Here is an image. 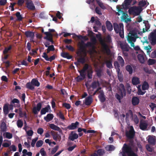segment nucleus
I'll list each match as a JSON object with an SVG mask.
<instances>
[{
  "label": "nucleus",
  "instance_id": "nucleus-1",
  "mask_svg": "<svg viewBox=\"0 0 156 156\" xmlns=\"http://www.w3.org/2000/svg\"><path fill=\"white\" fill-rule=\"evenodd\" d=\"M91 42H88L86 43L82 41L78 44L79 47V50L77 51L76 53L77 55H80L82 52L86 51V48L87 47H90L93 49L95 48V45L97 43V41L96 37L93 36L90 38Z\"/></svg>",
  "mask_w": 156,
  "mask_h": 156
},
{
  "label": "nucleus",
  "instance_id": "nucleus-2",
  "mask_svg": "<svg viewBox=\"0 0 156 156\" xmlns=\"http://www.w3.org/2000/svg\"><path fill=\"white\" fill-rule=\"evenodd\" d=\"M105 40L103 39L101 37L99 39V41L101 44L103 50L108 55L110 54L111 51L106 43H110L112 41L111 37L110 35H108L105 38Z\"/></svg>",
  "mask_w": 156,
  "mask_h": 156
},
{
  "label": "nucleus",
  "instance_id": "nucleus-3",
  "mask_svg": "<svg viewBox=\"0 0 156 156\" xmlns=\"http://www.w3.org/2000/svg\"><path fill=\"white\" fill-rule=\"evenodd\" d=\"M113 27L114 30L116 34H119L120 37L122 38L124 37L123 25L122 23H120L118 24L117 23H113Z\"/></svg>",
  "mask_w": 156,
  "mask_h": 156
},
{
  "label": "nucleus",
  "instance_id": "nucleus-4",
  "mask_svg": "<svg viewBox=\"0 0 156 156\" xmlns=\"http://www.w3.org/2000/svg\"><path fill=\"white\" fill-rule=\"evenodd\" d=\"M142 10L143 9L141 6H134L129 8L128 12L130 15L137 16L140 15Z\"/></svg>",
  "mask_w": 156,
  "mask_h": 156
},
{
  "label": "nucleus",
  "instance_id": "nucleus-5",
  "mask_svg": "<svg viewBox=\"0 0 156 156\" xmlns=\"http://www.w3.org/2000/svg\"><path fill=\"white\" fill-rule=\"evenodd\" d=\"M125 146L123 147V151L127 153L128 156H138L133 151L131 146L127 145L126 144L124 145V146Z\"/></svg>",
  "mask_w": 156,
  "mask_h": 156
},
{
  "label": "nucleus",
  "instance_id": "nucleus-6",
  "mask_svg": "<svg viewBox=\"0 0 156 156\" xmlns=\"http://www.w3.org/2000/svg\"><path fill=\"white\" fill-rule=\"evenodd\" d=\"M148 41L152 45L156 44V30L150 33L148 37Z\"/></svg>",
  "mask_w": 156,
  "mask_h": 156
},
{
  "label": "nucleus",
  "instance_id": "nucleus-7",
  "mask_svg": "<svg viewBox=\"0 0 156 156\" xmlns=\"http://www.w3.org/2000/svg\"><path fill=\"white\" fill-rule=\"evenodd\" d=\"M117 8L118 9V12L116 13V14L118 15V16H119L122 14V19L123 20H125V22L130 21V19L127 18V14L123 11L122 10V9L120 8V7L118 6H117Z\"/></svg>",
  "mask_w": 156,
  "mask_h": 156
},
{
  "label": "nucleus",
  "instance_id": "nucleus-8",
  "mask_svg": "<svg viewBox=\"0 0 156 156\" xmlns=\"http://www.w3.org/2000/svg\"><path fill=\"white\" fill-rule=\"evenodd\" d=\"M26 4L27 7L29 9L31 10H34L35 9V6L31 0H26Z\"/></svg>",
  "mask_w": 156,
  "mask_h": 156
},
{
  "label": "nucleus",
  "instance_id": "nucleus-9",
  "mask_svg": "<svg viewBox=\"0 0 156 156\" xmlns=\"http://www.w3.org/2000/svg\"><path fill=\"white\" fill-rule=\"evenodd\" d=\"M126 135L129 139H133L135 135V132L133 129H131L129 131L126 132Z\"/></svg>",
  "mask_w": 156,
  "mask_h": 156
},
{
  "label": "nucleus",
  "instance_id": "nucleus-10",
  "mask_svg": "<svg viewBox=\"0 0 156 156\" xmlns=\"http://www.w3.org/2000/svg\"><path fill=\"white\" fill-rule=\"evenodd\" d=\"M42 107V103L41 102H39L37 105L36 106L34 107L32 109L33 113L35 115H37L38 112L41 110Z\"/></svg>",
  "mask_w": 156,
  "mask_h": 156
},
{
  "label": "nucleus",
  "instance_id": "nucleus-11",
  "mask_svg": "<svg viewBox=\"0 0 156 156\" xmlns=\"http://www.w3.org/2000/svg\"><path fill=\"white\" fill-rule=\"evenodd\" d=\"M136 38H134L133 37L128 35L127 36V40L128 43L130 44L131 46L132 47H134V42L136 41Z\"/></svg>",
  "mask_w": 156,
  "mask_h": 156
},
{
  "label": "nucleus",
  "instance_id": "nucleus-12",
  "mask_svg": "<svg viewBox=\"0 0 156 156\" xmlns=\"http://www.w3.org/2000/svg\"><path fill=\"white\" fill-rule=\"evenodd\" d=\"M119 90L122 97H123V94L124 95L126 94V89L124 85L122 83H120L119 84Z\"/></svg>",
  "mask_w": 156,
  "mask_h": 156
},
{
  "label": "nucleus",
  "instance_id": "nucleus-13",
  "mask_svg": "<svg viewBox=\"0 0 156 156\" xmlns=\"http://www.w3.org/2000/svg\"><path fill=\"white\" fill-rule=\"evenodd\" d=\"M119 44L122 51H129V49L128 47V44L126 43L123 44L121 41H119Z\"/></svg>",
  "mask_w": 156,
  "mask_h": 156
},
{
  "label": "nucleus",
  "instance_id": "nucleus-14",
  "mask_svg": "<svg viewBox=\"0 0 156 156\" xmlns=\"http://www.w3.org/2000/svg\"><path fill=\"white\" fill-rule=\"evenodd\" d=\"M78 137V135L77 133H74V131H72L69 135L68 139L71 141H73L77 139Z\"/></svg>",
  "mask_w": 156,
  "mask_h": 156
},
{
  "label": "nucleus",
  "instance_id": "nucleus-15",
  "mask_svg": "<svg viewBox=\"0 0 156 156\" xmlns=\"http://www.w3.org/2000/svg\"><path fill=\"white\" fill-rule=\"evenodd\" d=\"M44 34L46 35V36L44 37V39L47 40L52 43L53 42L52 34L51 33L49 32H44Z\"/></svg>",
  "mask_w": 156,
  "mask_h": 156
},
{
  "label": "nucleus",
  "instance_id": "nucleus-16",
  "mask_svg": "<svg viewBox=\"0 0 156 156\" xmlns=\"http://www.w3.org/2000/svg\"><path fill=\"white\" fill-rule=\"evenodd\" d=\"M99 92L100 93V94L99 95L98 97L100 101L101 102H104L106 100L105 95L103 91L101 90L99 91Z\"/></svg>",
  "mask_w": 156,
  "mask_h": 156
},
{
  "label": "nucleus",
  "instance_id": "nucleus-17",
  "mask_svg": "<svg viewBox=\"0 0 156 156\" xmlns=\"http://www.w3.org/2000/svg\"><path fill=\"white\" fill-rule=\"evenodd\" d=\"M79 124V122L76 121L75 123H72L70 125L67 127V128L69 130L74 129L76 128Z\"/></svg>",
  "mask_w": 156,
  "mask_h": 156
},
{
  "label": "nucleus",
  "instance_id": "nucleus-18",
  "mask_svg": "<svg viewBox=\"0 0 156 156\" xmlns=\"http://www.w3.org/2000/svg\"><path fill=\"white\" fill-rule=\"evenodd\" d=\"M93 102V98L91 96H89L85 99L84 103L86 105H90Z\"/></svg>",
  "mask_w": 156,
  "mask_h": 156
},
{
  "label": "nucleus",
  "instance_id": "nucleus-19",
  "mask_svg": "<svg viewBox=\"0 0 156 156\" xmlns=\"http://www.w3.org/2000/svg\"><path fill=\"white\" fill-rule=\"evenodd\" d=\"M50 128L53 130L58 131L60 133L62 132V130L58 126L54 124H51L49 125Z\"/></svg>",
  "mask_w": 156,
  "mask_h": 156
},
{
  "label": "nucleus",
  "instance_id": "nucleus-20",
  "mask_svg": "<svg viewBox=\"0 0 156 156\" xmlns=\"http://www.w3.org/2000/svg\"><path fill=\"white\" fill-rule=\"evenodd\" d=\"M51 109V107L49 105L47 106L44 108H43L41 111V115L45 114L46 112H48L49 110Z\"/></svg>",
  "mask_w": 156,
  "mask_h": 156
},
{
  "label": "nucleus",
  "instance_id": "nucleus-21",
  "mask_svg": "<svg viewBox=\"0 0 156 156\" xmlns=\"http://www.w3.org/2000/svg\"><path fill=\"white\" fill-rule=\"evenodd\" d=\"M54 118L53 114L49 113L46 116L44 117V119L47 122H48L52 120Z\"/></svg>",
  "mask_w": 156,
  "mask_h": 156
},
{
  "label": "nucleus",
  "instance_id": "nucleus-22",
  "mask_svg": "<svg viewBox=\"0 0 156 156\" xmlns=\"http://www.w3.org/2000/svg\"><path fill=\"white\" fill-rule=\"evenodd\" d=\"M148 141L149 144L151 145H154L156 140L155 139V136H149L148 139Z\"/></svg>",
  "mask_w": 156,
  "mask_h": 156
},
{
  "label": "nucleus",
  "instance_id": "nucleus-23",
  "mask_svg": "<svg viewBox=\"0 0 156 156\" xmlns=\"http://www.w3.org/2000/svg\"><path fill=\"white\" fill-rule=\"evenodd\" d=\"M132 82L133 85H137L140 83V79L137 77H133L132 79Z\"/></svg>",
  "mask_w": 156,
  "mask_h": 156
},
{
  "label": "nucleus",
  "instance_id": "nucleus-24",
  "mask_svg": "<svg viewBox=\"0 0 156 156\" xmlns=\"http://www.w3.org/2000/svg\"><path fill=\"white\" fill-rule=\"evenodd\" d=\"M6 127L5 123L4 122H2L0 125V132L1 135H2V132H3L6 131Z\"/></svg>",
  "mask_w": 156,
  "mask_h": 156
},
{
  "label": "nucleus",
  "instance_id": "nucleus-25",
  "mask_svg": "<svg viewBox=\"0 0 156 156\" xmlns=\"http://www.w3.org/2000/svg\"><path fill=\"white\" fill-rule=\"evenodd\" d=\"M147 124L145 122H140V129L144 130L146 129L147 127Z\"/></svg>",
  "mask_w": 156,
  "mask_h": 156
},
{
  "label": "nucleus",
  "instance_id": "nucleus-26",
  "mask_svg": "<svg viewBox=\"0 0 156 156\" xmlns=\"http://www.w3.org/2000/svg\"><path fill=\"white\" fill-rule=\"evenodd\" d=\"M132 104L133 105H138L139 103V99L137 97H133L132 100Z\"/></svg>",
  "mask_w": 156,
  "mask_h": 156
},
{
  "label": "nucleus",
  "instance_id": "nucleus-27",
  "mask_svg": "<svg viewBox=\"0 0 156 156\" xmlns=\"http://www.w3.org/2000/svg\"><path fill=\"white\" fill-rule=\"evenodd\" d=\"M132 0H125L122 6L123 8H127L130 5Z\"/></svg>",
  "mask_w": 156,
  "mask_h": 156
},
{
  "label": "nucleus",
  "instance_id": "nucleus-28",
  "mask_svg": "<svg viewBox=\"0 0 156 156\" xmlns=\"http://www.w3.org/2000/svg\"><path fill=\"white\" fill-rule=\"evenodd\" d=\"M137 58L140 62L141 63H144L145 62L144 56L142 54H139L137 55Z\"/></svg>",
  "mask_w": 156,
  "mask_h": 156
},
{
  "label": "nucleus",
  "instance_id": "nucleus-29",
  "mask_svg": "<svg viewBox=\"0 0 156 156\" xmlns=\"http://www.w3.org/2000/svg\"><path fill=\"white\" fill-rule=\"evenodd\" d=\"M106 24L107 30L109 31H111L113 29V26L111 23L108 21H107Z\"/></svg>",
  "mask_w": 156,
  "mask_h": 156
},
{
  "label": "nucleus",
  "instance_id": "nucleus-30",
  "mask_svg": "<svg viewBox=\"0 0 156 156\" xmlns=\"http://www.w3.org/2000/svg\"><path fill=\"white\" fill-rule=\"evenodd\" d=\"M87 76L88 79H91L92 78L93 71L91 67H90L87 71Z\"/></svg>",
  "mask_w": 156,
  "mask_h": 156
},
{
  "label": "nucleus",
  "instance_id": "nucleus-31",
  "mask_svg": "<svg viewBox=\"0 0 156 156\" xmlns=\"http://www.w3.org/2000/svg\"><path fill=\"white\" fill-rule=\"evenodd\" d=\"M137 34L136 31L135 30H132L130 31L129 35L137 39L139 37L137 35Z\"/></svg>",
  "mask_w": 156,
  "mask_h": 156
},
{
  "label": "nucleus",
  "instance_id": "nucleus-32",
  "mask_svg": "<svg viewBox=\"0 0 156 156\" xmlns=\"http://www.w3.org/2000/svg\"><path fill=\"white\" fill-rule=\"evenodd\" d=\"M17 19L15 20L16 21H22L23 19V17H22V15L20 14V12H17L15 14Z\"/></svg>",
  "mask_w": 156,
  "mask_h": 156
},
{
  "label": "nucleus",
  "instance_id": "nucleus-33",
  "mask_svg": "<svg viewBox=\"0 0 156 156\" xmlns=\"http://www.w3.org/2000/svg\"><path fill=\"white\" fill-rule=\"evenodd\" d=\"M61 56L63 58H66L67 59H70L72 58V56L70 55L67 52H62L61 53Z\"/></svg>",
  "mask_w": 156,
  "mask_h": 156
},
{
  "label": "nucleus",
  "instance_id": "nucleus-34",
  "mask_svg": "<svg viewBox=\"0 0 156 156\" xmlns=\"http://www.w3.org/2000/svg\"><path fill=\"white\" fill-rule=\"evenodd\" d=\"M25 34L27 37H34V33L32 31H26Z\"/></svg>",
  "mask_w": 156,
  "mask_h": 156
},
{
  "label": "nucleus",
  "instance_id": "nucleus-35",
  "mask_svg": "<svg viewBox=\"0 0 156 156\" xmlns=\"http://www.w3.org/2000/svg\"><path fill=\"white\" fill-rule=\"evenodd\" d=\"M100 85V84L98 80L94 81L92 83L91 87L92 88L94 89L96 88L97 86H99Z\"/></svg>",
  "mask_w": 156,
  "mask_h": 156
},
{
  "label": "nucleus",
  "instance_id": "nucleus-36",
  "mask_svg": "<svg viewBox=\"0 0 156 156\" xmlns=\"http://www.w3.org/2000/svg\"><path fill=\"white\" fill-rule=\"evenodd\" d=\"M96 2L99 6L103 9H105L106 8L104 3L100 0H96Z\"/></svg>",
  "mask_w": 156,
  "mask_h": 156
},
{
  "label": "nucleus",
  "instance_id": "nucleus-37",
  "mask_svg": "<svg viewBox=\"0 0 156 156\" xmlns=\"http://www.w3.org/2000/svg\"><path fill=\"white\" fill-rule=\"evenodd\" d=\"M26 87L27 88L32 90H33L34 88V87L33 85L31 82H29L26 84Z\"/></svg>",
  "mask_w": 156,
  "mask_h": 156
},
{
  "label": "nucleus",
  "instance_id": "nucleus-38",
  "mask_svg": "<svg viewBox=\"0 0 156 156\" xmlns=\"http://www.w3.org/2000/svg\"><path fill=\"white\" fill-rule=\"evenodd\" d=\"M149 88V86L147 82L145 81L142 85V90H145L148 89Z\"/></svg>",
  "mask_w": 156,
  "mask_h": 156
},
{
  "label": "nucleus",
  "instance_id": "nucleus-39",
  "mask_svg": "<svg viewBox=\"0 0 156 156\" xmlns=\"http://www.w3.org/2000/svg\"><path fill=\"white\" fill-rule=\"evenodd\" d=\"M31 82L34 86V85L36 86L39 87L40 85L39 82L35 79H33Z\"/></svg>",
  "mask_w": 156,
  "mask_h": 156
},
{
  "label": "nucleus",
  "instance_id": "nucleus-40",
  "mask_svg": "<svg viewBox=\"0 0 156 156\" xmlns=\"http://www.w3.org/2000/svg\"><path fill=\"white\" fill-rule=\"evenodd\" d=\"M126 69L127 71L128 72L129 74H132L133 70L131 65H127L126 67Z\"/></svg>",
  "mask_w": 156,
  "mask_h": 156
},
{
  "label": "nucleus",
  "instance_id": "nucleus-41",
  "mask_svg": "<svg viewBox=\"0 0 156 156\" xmlns=\"http://www.w3.org/2000/svg\"><path fill=\"white\" fill-rule=\"evenodd\" d=\"M117 60L119 62L120 65L122 66H123L125 62L122 58L120 56H119L117 58Z\"/></svg>",
  "mask_w": 156,
  "mask_h": 156
},
{
  "label": "nucleus",
  "instance_id": "nucleus-42",
  "mask_svg": "<svg viewBox=\"0 0 156 156\" xmlns=\"http://www.w3.org/2000/svg\"><path fill=\"white\" fill-rule=\"evenodd\" d=\"M147 4V1L145 0H142L139 2V6H141V7L146 6Z\"/></svg>",
  "mask_w": 156,
  "mask_h": 156
},
{
  "label": "nucleus",
  "instance_id": "nucleus-43",
  "mask_svg": "<svg viewBox=\"0 0 156 156\" xmlns=\"http://www.w3.org/2000/svg\"><path fill=\"white\" fill-rule=\"evenodd\" d=\"M16 124L18 128H21L23 124V122L21 119H18L17 121Z\"/></svg>",
  "mask_w": 156,
  "mask_h": 156
},
{
  "label": "nucleus",
  "instance_id": "nucleus-44",
  "mask_svg": "<svg viewBox=\"0 0 156 156\" xmlns=\"http://www.w3.org/2000/svg\"><path fill=\"white\" fill-rule=\"evenodd\" d=\"M90 67H91L89 66L88 64H85L83 67V69L81 70L83 71L82 72H83L85 73L86 71H87Z\"/></svg>",
  "mask_w": 156,
  "mask_h": 156
},
{
  "label": "nucleus",
  "instance_id": "nucleus-45",
  "mask_svg": "<svg viewBox=\"0 0 156 156\" xmlns=\"http://www.w3.org/2000/svg\"><path fill=\"white\" fill-rule=\"evenodd\" d=\"M3 112L4 114L5 115L9 113V107L6 104L3 107Z\"/></svg>",
  "mask_w": 156,
  "mask_h": 156
},
{
  "label": "nucleus",
  "instance_id": "nucleus-46",
  "mask_svg": "<svg viewBox=\"0 0 156 156\" xmlns=\"http://www.w3.org/2000/svg\"><path fill=\"white\" fill-rule=\"evenodd\" d=\"M5 134V137L6 138L10 139H11L12 137V134L9 132H5L3 134V136H4Z\"/></svg>",
  "mask_w": 156,
  "mask_h": 156
},
{
  "label": "nucleus",
  "instance_id": "nucleus-47",
  "mask_svg": "<svg viewBox=\"0 0 156 156\" xmlns=\"http://www.w3.org/2000/svg\"><path fill=\"white\" fill-rule=\"evenodd\" d=\"M156 61L155 59L150 58L147 61L148 64L149 65H152L155 63Z\"/></svg>",
  "mask_w": 156,
  "mask_h": 156
},
{
  "label": "nucleus",
  "instance_id": "nucleus-48",
  "mask_svg": "<svg viewBox=\"0 0 156 156\" xmlns=\"http://www.w3.org/2000/svg\"><path fill=\"white\" fill-rule=\"evenodd\" d=\"M106 64L107 67L109 69L113 68L112 61L111 60L106 61Z\"/></svg>",
  "mask_w": 156,
  "mask_h": 156
},
{
  "label": "nucleus",
  "instance_id": "nucleus-49",
  "mask_svg": "<svg viewBox=\"0 0 156 156\" xmlns=\"http://www.w3.org/2000/svg\"><path fill=\"white\" fill-rule=\"evenodd\" d=\"M57 115L62 120H64L65 119V118L63 113L61 111H60L58 112L57 113Z\"/></svg>",
  "mask_w": 156,
  "mask_h": 156
},
{
  "label": "nucleus",
  "instance_id": "nucleus-50",
  "mask_svg": "<svg viewBox=\"0 0 156 156\" xmlns=\"http://www.w3.org/2000/svg\"><path fill=\"white\" fill-rule=\"evenodd\" d=\"M85 62V59L84 57H81L77 59V62L82 64L84 63Z\"/></svg>",
  "mask_w": 156,
  "mask_h": 156
},
{
  "label": "nucleus",
  "instance_id": "nucleus-51",
  "mask_svg": "<svg viewBox=\"0 0 156 156\" xmlns=\"http://www.w3.org/2000/svg\"><path fill=\"white\" fill-rule=\"evenodd\" d=\"M130 116L133 117V113L132 111L131 110H129L128 112L126 114V118H128Z\"/></svg>",
  "mask_w": 156,
  "mask_h": 156
},
{
  "label": "nucleus",
  "instance_id": "nucleus-52",
  "mask_svg": "<svg viewBox=\"0 0 156 156\" xmlns=\"http://www.w3.org/2000/svg\"><path fill=\"white\" fill-rule=\"evenodd\" d=\"M149 106L151 108L152 112H153L154 108H156V104L154 103L151 102L149 105Z\"/></svg>",
  "mask_w": 156,
  "mask_h": 156
},
{
  "label": "nucleus",
  "instance_id": "nucleus-53",
  "mask_svg": "<svg viewBox=\"0 0 156 156\" xmlns=\"http://www.w3.org/2000/svg\"><path fill=\"white\" fill-rule=\"evenodd\" d=\"M106 148H108L107 150L108 151H113L115 149V147H114V146L112 145H108L107 147Z\"/></svg>",
  "mask_w": 156,
  "mask_h": 156
},
{
  "label": "nucleus",
  "instance_id": "nucleus-54",
  "mask_svg": "<svg viewBox=\"0 0 156 156\" xmlns=\"http://www.w3.org/2000/svg\"><path fill=\"white\" fill-rule=\"evenodd\" d=\"M144 49L147 50V53L149 54L151 52V46L149 45L148 46H145L144 48Z\"/></svg>",
  "mask_w": 156,
  "mask_h": 156
},
{
  "label": "nucleus",
  "instance_id": "nucleus-55",
  "mask_svg": "<svg viewBox=\"0 0 156 156\" xmlns=\"http://www.w3.org/2000/svg\"><path fill=\"white\" fill-rule=\"evenodd\" d=\"M62 106L65 107L67 109H69L71 108V105L68 103H64L62 104Z\"/></svg>",
  "mask_w": 156,
  "mask_h": 156
},
{
  "label": "nucleus",
  "instance_id": "nucleus-56",
  "mask_svg": "<svg viewBox=\"0 0 156 156\" xmlns=\"http://www.w3.org/2000/svg\"><path fill=\"white\" fill-rule=\"evenodd\" d=\"M97 154L99 156L102 155L105 152L104 150L102 149H98L97 151Z\"/></svg>",
  "mask_w": 156,
  "mask_h": 156
},
{
  "label": "nucleus",
  "instance_id": "nucleus-57",
  "mask_svg": "<svg viewBox=\"0 0 156 156\" xmlns=\"http://www.w3.org/2000/svg\"><path fill=\"white\" fill-rule=\"evenodd\" d=\"M43 144V142L42 140L38 141L36 144V146L37 147H39L41 146Z\"/></svg>",
  "mask_w": 156,
  "mask_h": 156
},
{
  "label": "nucleus",
  "instance_id": "nucleus-58",
  "mask_svg": "<svg viewBox=\"0 0 156 156\" xmlns=\"http://www.w3.org/2000/svg\"><path fill=\"white\" fill-rule=\"evenodd\" d=\"M12 48L11 46H9L8 48H6L4 49V50L3 51V53L4 54H5L7 53Z\"/></svg>",
  "mask_w": 156,
  "mask_h": 156
},
{
  "label": "nucleus",
  "instance_id": "nucleus-59",
  "mask_svg": "<svg viewBox=\"0 0 156 156\" xmlns=\"http://www.w3.org/2000/svg\"><path fill=\"white\" fill-rule=\"evenodd\" d=\"M115 97L119 101V103L121 102V98H122L123 97H122L121 95H120L119 94L117 93H116L115 94Z\"/></svg>",
  "mask_w": 156,
  "mask_h": 156
},
{
  "label": "nucleus",
  "instance_id": "nucleus-60",
  "mask_svg": "<svg viewBox=\"0 0 156 156\" xmlns=\"http://www.w3.org/2000/svg\"><path fill=\"white\" fill-rule=\"evenodd\" d=\"M58 148V146H56L55 147L53 148L51 151V153L52 154H55L56 151H57Z\"/></svg>",
  "mask_w": 156,
  "mask_h": 156
},
{
  "label": "nucleus",
  "instance_id": "nucleus-61",
  "mask_svg": "<svg viewBox=\"0 0 156 156\" xmlns=\"http://www.w3.org/2000/svg\"><path fill=\"white\" fill-rule=\"evenodd\" d=\"M37 140L38 137H36L32 140L31 143V145L32 147H34L36 142Z\"/></svg>",
  "mask_w": 156,
  "mask_h": 156
},
{
  "label": "nucleus",
  "instance_id": "nucleus-62",
  "mask_svg": "<svg viewBox=\"0 0 156 156\" xmlns=\"http://www.w3.org/2000/svg\"><path fill=\"white\" fill-rule=\"evenodd\" d=\"M95 11L97 14L99 15H102V13L101 12V9L98 7H96L95 9Z\"/></svg>",
  "mask_w": 156,
  "mask_h": 156
},
{
  "label": "nucleus",
  "instance_id": "nucleus-63",
  "mask_svg": "<svg viewBox=\"0 0 156 156\" xmlns=\"http://www.w3.org/2000/svg\"><path fill=\"white\" fill-rule=\"evenodd\" d=\"M66 47L67 48L69 51H74L75 49L72 46L70 45H66Z\"/></svg>",
  "mask_w": 156,
  "mask_h": 156
},
{
  "label": "nucleus",
  "instance_id": "nucleus-64",
  "mask_svg": "<svg viewBox=\"0 0 156 156\" xmlns=\"http://www.w3.org/2000/svg\"><path fill=\"white\" fill-rule=\"evenodd\" d=\"M150 56L152 58H156V50L153 51L150 55Z\"/></svg>",
  "mask_w": 156,
  "mask_h": 156
}]
</instances>
